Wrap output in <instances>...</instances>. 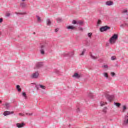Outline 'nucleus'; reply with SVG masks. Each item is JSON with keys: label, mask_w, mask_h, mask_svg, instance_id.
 <instances>
[{"label": "nucleus", "mask_w": 128, "mask_h": 128, "mask_svg": "<svg viewBox=\"0 0 128 128\" xmlns=\"http://www.w3.org/2000/svg\"><path fill=\"white\" fill-rule=\"evenodd\" d=\"M48 48V43L45 42L40 44V54H44V50H46Z\"/></svg>", "instance_id": "f257e3e1"}, {"label": "nucleus", "mask_w": 128, "mask_h": 128, "mask_svg": "<svg viewBox=\"0 0 128 128\" xmlns=\"http://www.w3.org/2000/svg\"><path fill=\"white\" fill-rule=\"evenodd\" d=\"M118 36L116 34H114L110 39L109 42L110 44H115L116 40H118Z\"/></svg>", "instance_id": "f03ea898"}, {"label": "nucleus", "mask_w": 128, "mask_h": 128, "mask_svg": "<svg viewBox=\"0 0 128 128\" xmlns=\"http://www.w3.org/2000/svg\"><path fill=\"white\" fill-rule=\"evenodd\" d=\"M74 56V51L66 52L62 54V56H67L68 58H72Z\"/></svg>", "instance_id": "7ed1b4c3"}, {"label": "nucleus", "mask_w": 128, "mask_h": 128, "mask_svg": "<svg viewBox=\"0 0 128 128\" xmlns=\"http://www.w3.org/2000/svg\"><path fill=\"white\" fill-rule=\"evenodd\" d=\"M44 66V63L42 62H38L36 63L35 66L34 67V70H38L40 68Z\"/></svg>", "instance_id": "20e7f679"}, {"label": "nucleus", "mask_w": 128, "mask_h": 128, "mask_svg": "<svg viewBox=\"0 0 128 128\" xmlns=\"http://www.w3.org/2000/svg\"><path fill=\"white\" fill-rule=\"evenodd\" d=\"M105 97L108 100V102H111L114 99V95H110L108 93H105L104 94Z\"/></svg>", "instance_id": "39448f33"}, {"label": "nucleus", "mask_w": 128, "mask_h": 128, "mask_svg": "<svg viewBox=\"0 0 128 128\" xmlns=\"http://www.w3.org/2000/svg\"><path fill=\"white\" fill-rule=\"evenodd\" d=\"M110 27L108 26H105L100 28V30L101 32H106V30H110Z\"/></svg>", "instance_id": "423d86ee"}, {"label": "nucleus", "mask_w": 128, "mask_h": 128, "mask_svg": "<svg viewBox=\"0 0 128 128\" xmlns=\"http://www.w3.org/2000/svg\"><path fill=\"white\" fill-rule=\"evenodd\" d=\"M39 76L40 73H38V72L36 71L32 74V75L31 76V78H38Z\"/></svg>", "instance_id": "0eeeda50"}, {"label": "nucleus", "mask_w": 128, "mask_h": 128, "mask_svg": "<svg viewBox=\"0 0 128 128\" xmlns=\"http://www.w3.org/2000/svg\"><path fill=\"white\" fill-rule=\"evenodd\" d=\"M82 76V74H78L77 72L74 73V74L72 75V78H80Z\"/></svg>", "instance_id": "6e6552de"}, {"label": "nucleus", "mask_w": 128, "mask_h": 128, "mask_svg": "<svg viewBox=\"0 0 128 128\" xmlns=\"http://www.w3.org/2000/svg\"><path fill=\"white\" fill-rule=\"evenodd\" d=\"M14 114V112H10V111H5L4 112V116H10V114Z\"/></svg>", "instance_id": "1a4fd4ad"}, {"label": "nucleus", "mask_w": 128, "mask_h": 128, "mask_svg": "<svg viewBox=\"0 0 128 128\" xmlns=\"http://www.w3.org/2000/svg\"><path fill=\"white\" fill-rule=\"evenodd\" d=\"M36 88H37V90H38L39 88H42V90H46V86H44V85H36Z\"/></svg>", "instance_id": "9d476101"}, {"label": "nucleus", "mask_w": 128, "mask_h": 128, "mask_svg": "<svg viewBox=\"0 0 128 128\" xmlns=\"http://www.w3.org/2000/svg\"><path fill=\"white\" fill-rule=\"evenodd\" d=\"M106 6H114V2L112 1H107L106 2Z\"/></svg>", "instance_id": "9b49d317"}, {"label": "nucleus", "mask_w": 128, "mask_h": 128, "mask_svg": "<svg viewBox=\"0 0 128 128\" xmlns=\"http://www.w3.org/2000/svg\"><path fill=\"white\" fill-rule=\"evenodd\" d=\"M16 126H17V128H24V123H22V124L17 123L16 124Z\"/></svg>", "instance_id": "f8f14e48"}, {"label": "nucleus", "mask_w": 128, "mask_h": 128, "mask_svg": "<svg viewBox=\"0 0 128 128\" xmlns=\"http://www.w3.org/2000/svg\"><path fill=\"white\" fill-rule=\"evenodd\" d=\"M66 28L68 30H74L76 29V27L74 26H66Z\"/></svg>", "instance_id": "ddd939ff"}, {"label": "nucleus", "mask_w": 128, "mask_h": 128, "mask_svg": "<svg viewBox=\"0 0 128 128\" xmlns=\"http://www.w3.org/2000/svg\"><path fill=\"white\" fill-rule=\"evenodd\" d=\"M20 6H21L22 8H26V4L24 2H22L20 4Z\"/></svg>", "instance_id": "4468645a"}, {"label": "nucleus", "mask_w": 128, "mask_h": 128, "mask_svg": "<svg viewBox=\"0 0 128 128\" xmlns=\"http://www.w3.org/2000/svg\"><path fill=\"white\" fill-rule=\"evenodd\" d=\"M46 22L47 26H50L52 24V22L50 21V18H48L46 20Z\"/></svg>", "instance_id": "2eb2a0df"}, {"label": "nucleus", "mask_w": 128, "mask_h": 128, "mask_svg": "<svg viewBox=\"0 0 128 128\" xmlns=\"http://www.w3.org/2000/svg\"><path fill=\"white\" fill-rule=\"evenodd\" d=\"M120 28H124V26H128V23L124 22L120 26Z\"/></svg>", "instance_id": "dca6fc26"}, {"label": "nucleus", "mask_w": 128, "mask_h": 128, "mask_svg": "<svg viewBox=\"0 0 128 128\" xmlns=\"http://www.w3.org/2000/svg\"><path fill=\"white\" fill-rule=\"evenodd\" d=\"M90 56L91 58H92V60H98V57L94 56V55H92V54L90 55Z\"/></svg>", "instance_id": "f3484780"}, {"label": "nucleus", "mask_w": 128, "mask_h": 128, "mask_svg": "<svg viewBox=\"0 0 128 128\" xmlns=\"http://www.w3.org/2000/svg\"><path fill=\"white\" fill-rule=\"evenodd\" d=\"M108 112V107H104L102 110V112L104 114H106Z\"/></svg>", "instance_id": "a211bd4d"}, {"label": "nucleus", "mask_w": 128, "mask_h": 128, "mask_svg": "<svg viewBox=\"0 0 128 128\" xmlns=\"http://www.w3.org/2000/svg\"><path fill=\"white\" fill-rule=\"evenodd\" d=\"M77 24H79L80 26H84V22L83 21H78V22H77Z\"/></svg>", "instance_id": "6ab92c4d"}, {"label": "nucleus", "mask_w": 128, "mask_h": 128, "mask_svg": "<svg viewBox=\"0 0 128 128\" xmlns=\"http://www.w3.org/2000/svg\"><path fill=\"white\" fill-rule=\"evenodd\" d=\"M16 88L18 90V92H22V89H20V85H17L16 86Z\"/></svg>", "instance_id": "aec40b11"}, {"label": "nucleus", "mask_w": 128, "mask_h": 128, "mask_svg": "<svg viewBox=\"0 0 128 128\" xmlns=\"http://www.w3.org/2000/svg\"><path fill=\"white\" fill-rule=\"evenodd\" d=\"M57 22H62V19L60 18H58L56 19Z\"/></svg>", "instance_id": "412c9836"}, {"label": "nucleus", "mask_w": 128, "mask_h": 128, "mask_svg": "<svg viewBox=\"0 0 128 128\" xmlns=\"http://www.w3.org/2000/svg\"><path fill=\"white\" fill-rule=\"evenodd\" d=\"M86 50V49H83L82 53L80 54V56H84Z\"/></svg>", "instance_id": "4be33fe9"}, {"label": "nucleus", "mask_w": 128, "mask_h": 128, "mask_svg": "<svg viewBox=\"0 0 128 128\" xmlns=\"http://www.w3.org/2000/svg\"><path fill=\"white\" fill-rule=\"evenodd\" d=\"M114 106H117L118 108H120V103L119 102H114Z\"/></svg>", "instance_id": "5701e85b"}, {"label": "nucleus", "mask_w": 128, "mask_h": 128, "mask_svg": "<svg viewBox=\"0 0 128 128\" xmlns=\"http://www.w3.org/2000/svg\"><path fill=\"white\" fill-rule=\"evenodd\" d=\"M36 18H37L38 22H42V19L40 18V16L36 15Z\"/></svg>", "instance_id": "b1692460"}, {"label": "nucleus", "mask_w": 128, "mask_h": 128, "mask_svg": "<svg viewBox=\"0 0 128 128\" xmlns=\"http://www.w3.org/2000/svg\"><path fill=\"white\" fill-rule=\"evenodd\" d=\"M5 106L6 110H8V108H10V103H6L5 104Z\"/></svg>", "instance_id": "393cba45"}, {"label": "nucleus", "mask_w": 128, "mask_h": 128, "mask_svg": "<svg viewBox=\"0 0 128 128\" xmlns=\"http://www.w3.org/2000/svg\"><path fill=\"white\" fill-rule=\"evenodd\" d=\"M104 76L106 78H108V73H106V72L104 73Z\"/></svg>", "instance_id": "a878e982"}, {"label": "nucleus", "mask_w": 128, "mask_h": 128, "mask_svg": "<svg viewBox=\"0 0 128 128\" xmlns=\"http://www.w3.org/2000/svg\"><path fill=\"white\" fill-rule=\"evenodd\" d=\"M102 24V20H98L97 22V26H98L100 24Z\"/></svg>", "instance_id": "bb28decb"}, {"label": "nucleus", "mask_w": 128, "mask_h": 128, "mask_svg": "<svg viewBox=\"0 0 128 128\" xmlns=\"http://www.w3.org/2000/svg\"><path fill=\"white\" fill-rule=\"evenodd\" d=\"M111 60H116V56H112L111 57Z\"/></svg>", "instance_id": "cd10ccee"}, {"label": "nucleus", "mask_w": 128, "mask_h": 128, "mask_svg": "<svg viewBox=\"0 0 128 128\" xmlns=\"http://www.w3.org/2000/svg\"><path fill=\"white\" fill-rule=\"evenodd\" d=\"M72 24H78V22H76V20H73L72 22Z\"/></svg>", "instance_id": "c85d7f7f"}, {"label": "nucleus", "mask_w": 128, "mask_h": 128, "mask_svg": "<svg viewBox=\"0 0 128 128\" xmlns=\"http://www.w3.org/2000/svg\"><path fill=\"white\" fill-rule=\"evenodd\" d=\"M22 96L25 98H26V92H24L22 93Z\"/></svg>", "instance_id": "c756f323"}, {"label": "nucleus", "mask_w": 128, "mask_h": 128, "mask_svg": "<svg viewBox=\"0 0 128 128\" xmlns=\"http://www.w3.org/2000/svg\"><path fill=\"white\" fill-rule=\"evenodd\" d=\"M88 38H92V33L89 32L88 34Z\"/></svg>", "instance_id": "7c9ffc66"}, {"label": "nucleus", "mask_w": 128, "mask_h": 128, "mask_svg": "<svg viewBox=\"0 0 128 128\" xmlns=\"http://www.w3.org/2000/svg\"><path fill=\"white\" fill-rule=\"evenodd\" d=\"M122 14H126V12H128V10L126 9H124L122 11Z\"/></svg>", "instance_id": "2f4dec72"}, {"label": "nucleus", "mask_w": 128, "mask_h": 128, "mask_svg": "<svg viewBox=\"0 0 128 128\" xmlns=\"http://www.w3.org/2000/svg\"><path fill=\"white\" fill-rule=\"evenodd\" d=\"M16 14H26V12H23V13H18V12H16Z\"/></svg>", "instance_id": "473e14b6"}, {"label": "nucleus", "mask_w": 128, "mask_h": 128, "mask_svg": "<svg viewBox=\"0 0 128 128\" xmlns=\"http://www.w3.org/2000/svg\"><path fill=\"white\" fill-rule=\"evenodd\" d=\"M110 74L112 76H116V73H114V72H111Z\"/></svg>", "instance_id": "72a5a7b5"}, {"label": "nucleus", "mask_w": 128, "mask_h": 128, "mask_svg": "<svg viewBox=\"0 0 128 128\" xmlns=\"http://www.w3.org/2000/svg\"><path fill=\"white\" fill-rule=\"evenodd\" d=\"M126 110V106H123V112H124Z\"/></svg>", "instance_id": "f704fd0d"}, {"label": "nucleus", "mask_w": 128, "mask_h": 128, "mask_svg": "<svg viewBox=\"0 0 128 128\" xmlns=\"http://www.w3.org/2000/svg\"><path fill=\"white\" fill-rule=\"evenodd\" d=\"M26 116H32V113H26Z\"/></svg>", "instance_id": "c9c22d12"}, {"label": "nucleus", "mask_w": 128, "mask_h": 128, "mask_svg": "<svg viewBox=\"0 0 128 128\" xmlns=\"http://www.w3.org/2000/svg\"><path fill=\"white\" fill-rule=\"evenodd\" d=\"M100 106H104V102H100Z\"/></svg>", "instance_id": "e433bc0d"}, {"label": "nucleus", "mask_w": 128, "mask_h": 128, "mask_svg": "<svg viewBox=\"0 0 128 128\" xmlns=\"http://www.w3.org/2000/svg\"><path fill=\"white\" fill-rule=\"evenodd\" d=\"M55 72L56 74H59L60 71H58V70H55Z\"/></svg>", "instance_id": "4c0bfd02"}, {"label": "nucleus", "mask_w": 128, "mask_h": 128, "mask_svg": "<svg viewBox=\"0 0 128 128\" xmlns=\"http://www.w3.org/2000/svg\"><path fill=\"white\" fill-rule=\"evenodd\" d=\"M88 96H90V98H92V94L90 93V94H88Z\"/></svg>", "instance_id": "58836bf2"}, {"label": "nucleus", "mask_w": 128, "mask_h": 128, "mask_svg": "<svg viewBox=\"0 0 128 128\" xmlns=\"http://www.w3.org/2000/svg\"><path fill=\"white\" fill-rule=\"evenodd\" d=\"M19 116H24V114L22 113H19Z\"/></svg>", "instance_id": "ea45409f"}, {"label": "nucleus", "mask_w": 128, "mask_h": 128, "mask_svg": "<svg viewBox=\"0 0 128 128\" xmlns=\"http://www.w3.org/2000/svg\"><path fill=\"white\" fill-rule=\"evenodd\" d=\"M103 68H108V65H104L103 66Z\"/></svg>", "instance_id": "a19ab883"}, {"label": "nucleus", "mask_w": 128, "mask_h": 128, "mask_svg": "<svg viewBox=\"0 0 128 128\" xmlns=\"http://www.w3.org/2000/svg\"><path fill=\"white\" fill-rule=\"evenodd\" d=\"M4 21V19L2 18H0V24H2V22Z\"/></svg>", "instance_id": "79ce46f5"}, {"label": "nucleus", "mask_w": 128, "mask_h": 128, "mask_svg": "<svg viewBox=\"0 0 128 128\" xmlns=\"http://www.w3.org/2000/svg\"><path fill=\"white\" fill-rule=\"evenodd\" d=\"M58 32V28L55 29V32Z\"/></svg>", "instance_id": "37998d69"}, {"label": "nucleus", "mask_w": 128, "mask_h": 128, "mask_svg": "<svg viewBox=\"0 0 128 128\" xmlns=\"http://www.w3.org/2000/svg\"><path fill=\"white\" fill-rule=\"evenodd\" d=\"M6 16H10V13H7L6 14Z\"/></svg>", "instance_id": "c03bdc74"}, {"label": "nucleus", "mask_w": 128, "mask_h": 128, "mask_svg": "<svg viewBox=\"0 0 128 128\" xmlns=\"http://www.w3.org/2000/svg\"><path fill=\"white\" fill-rule=\"evenodd\" d=\"M82 28H79V30H80V32H82Z\"/></svg>", "instance_id": "a18cd8bd"}, {"label": "nucleus", "mask_w": 128, "mask_h": 128, "mask_svg": "<svg viewBox=\"0 0 128 128\" xmlns=\"http://www.w3.org/2000/svg\"><path fill=\"white\" fill-rule=\"evenodd\" d=\"M80 112V108H77V109H76V112Z\"/></svg>", "instance_id": "49530a36"}, {"label": "nucleus", "mask_w": 128, "mask_h": 128, "mask_svg": "<svg viewBox=\"0 0 128 128\" xmlns=\"http://www.w3.org/2000/svg\"><path fill=\"white\" fill-rule=\"evenodd\" d=\"M115 66H118V64H116L115 65Z\"/></svg>", "instance_id": "de8ad7c7"}, {"label": "nucleus", "mask_w": 128, "mask_h": 128, "mask_svg": "<svg viewBox=\"0 0 128 128\" xmlns=\"http://www.w3.org/2000/svg\"><path fill=\"white\" fill-rule=\"evenodd\" d=\"M0 104H2V100H0Z\"/></svg>", "instance_id": "09e8293b"}, {"label": "nucleus", "mask_w": 128, "mask_h": 128, "mask_svg": "<svg viewBox=\"0 0 128 128\" xmlns=\"http://www.w3.org/2000/svg\"><path fill=\"white\" fill-rule=\"evenodd\" d=\"M24 0H22V2H24Z\"/></svg>", "instance_id": "8fccbe9b"}, {"label": "nucleus", "mask_w": 128, "mask_h": 128, "mask_svg": "<svg viewBox=\"0 0 128 128\" xmlns=\"http://www.w3.org/2000/svg\"><path fill=\"white\" fill-rule=\"evenodd\" d=\"M0 34H1V33H0Z\"/></svg>", "instance_id": "3c124183"}]
</instances>
